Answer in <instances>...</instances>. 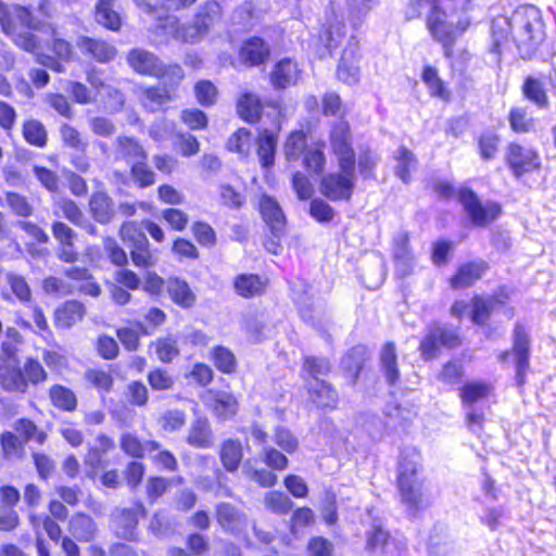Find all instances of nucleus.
<instances>
[{
	"label": "nucleus",
	"mask_w": 556,
	"mask_h": 556,
	"mask_svg": "<svg viewBox=\"0 0 556 556\" xmlns=\"http://www.w3.org/2000/svg\"><path fill=\"white\" fill-rule=\"evenodd\" d=\"M510 37L522 59H530L545 38L541 11L531 4L518 7L510 15Z\"/></svg>",
	"instance_id": "f257e3e1"
},
{
	"label": "nucleus",
	"mask_w": 556,
	"mask_h": 556,
	"mask_svg": "<svg viewBox=\"0 0 556 556\" xmlns=\"http://www.w3.org/2000/svg\"><path fill=\"white\" fill-rule=\"evenodd\" d=\"M220 20L219 3L207 1L199 8L192 23L180 26L176 16H166L165 24L162 26L165 35H170L184 42L194 43L203 39Z\"/></svg>",
	"instance_id": "f03ea898"
},
{
	"label": "nucleus",
	"mask_w": 556,
	"mask_h": 556,
	"mask_svg": "<svg viewBox=\"0 0 556 556\" xmlns=\"http://www.w3.org/2000/svg\"><path fill=\"white\" fill-rule=\"evenodd\" d=\"M0 24L3 31L13 37L16 46L34 52L38 48L37 37L27 29H39L40 22L22 5H7L0 0Z\"/></svg>",
	"instance_id": "7ed1b4c3"
},
{
	"label": "nucleus",
	"mask_w": 556,
	"mask_h": 556,
	"mask_svg": "<svg viewBox=\"0 0 556 556\" xmlns=\"http://www.w3.org/2000/svg\"><path fill=\"white\" fill-rule=\"evenodd\" d=\"M421 455L413 447L404 448L400 454L397 485L402 501L410 510L424 507L422 484L417 477Z\"/></svg>",
	"instance_id": "20e7f679"
},
{
	"label": "nucleus",
	"mask_w": 556,
	"mask_h": 556,
	"mask_svg": "<svg viewBox=\"0 0 556 556\" xmlns=\"http://www.w3.org/2000/svg\"><path fill=\"white\" fill-rule=\"evenodd\" d=\"M339 172L324 175L319 184V192L332 202L351 200L356 180L355 166H338Z\"/></svg>",
	"instance_id": "39448f33"
},
{
	"label": "nucleus",
	"mask_w": 556,
	"mask_h": 556,
	"mask_svg": "<svg viewBox=\"0 0 556 556\" xmlns=\"http://www.w3.org/2000/svg\"><path fill=\"white\" fill-rule=\"evenodd\" d=\"M427 27L433 39L442 45L444 55L452 58L454 42L457 36L466 29L467 24L458 23L457 26H454L446 21V13L440 9L439 4H433L427 17Z\"/></svg>",
	"instance_id": "423d86ee"
},
{
	"label": "nucleus",
	"mask_w": 556,
	"mask_h": 556,
	"mask_svg": "<svg viewBox=\"0 0 556 556\" xmlns=\"http://www.w3.org/2000/svg\"><path fill=\"white\" fill-rule=\"evenodd\" d=\"M119 236L129 249L130 257L135 266L148 268L155 265L156 260L149 249V240L134 222L123 223L119 229Z\"/></svg>",
	"instance_id": "0eeeda50"
},
{
	"label": "nucleus",
	"mask_w": 556,
	"mask_h": 556,
	"mask_svg": "<svg viewBox=\"0 0 556 556\" xmlns=\"http://www.w3.org/2000/svg\"><path fill=\"white\" fill-rule=\"evenodd\" d=\"M458 200L475 226L483 227L495 220L502 213L497 203L490 202L482 205L477 194L467 188L458 191Z\"/></svg>",
	"instance_id": "6e6552de"
},
{
	"label": "nucleus",
	"mask_w": 556,
	"mask_h": 556,
	"mask_svg": "<svg viewBox=\"0 0 556 556\" xmlns=\"http://www.w3.org/2000/svg\"><path fill=\"white\" fill-rule=\"evenodd\" d=\"M330 148L337 159L338 166H355L356 155L352 147L350 126L345 121L333 123L330 130Z\"/></svg>",
	"instance_id": "1a4fd4ad"
},
{
	"label": "nucleus",
	"mask_w": 556,
	"mask_h": 556,
	"mask_svg": "<svg viewBox=\"0 0 556 556\" xmlns=\"http://www.w3.org/2000/svg\"><path fill=\"white\" fill-rule=\"evenodd\" d=\"M345 37V24L342 17L338 15L333 4L326 10L321 30L319 33V41L324 48L318 52L320 59L332 54V51L338 48L342 39Z\"/></svg>",
	"instance_id": "9d476101"
},
{
	"label": "nucleus",
	"mask_w": 556,
	"mask_h": 556,
	"mask_svg": "<svg viewBox=\"0 0 556 556\" xmlns=\"http://www.w3.org/2000/svg\"><path fill=\"white\" fill-rule=\"evenodd\" d=\"M139 516H146L142 503H135L129 508H115L111 514V523L118 538L135 540Z\"/></svg>",
	"instance_id": "9b49d317"
},
{
	"label": "nucleus",
	"mask_w": 556,
	"mask_h": 556,
	"mask_svg": "<svg viewBox=\"0 0 556 556\" xmlns=\"http://www.w3.org/2000/svg\"><path fill=\"white\" fill-rule=\"evenodd\" d=\"M513 354L516 364V381L519 386L525 383L526 372L529 369L530 334L526 327L519 323L513 332Z\"/></svg>",
	"instance_id": "f8f14e48"
},
{
	"label": "nucleus",
	"mask_w": 556,
	"mask_h": 556,
	"mask_svg": "<svg viewBox=\"0 0 556 556\" xmlns=\"http://www.w3.org/2000/svg\"><path fill=\"white\" fill-rule=\"evenodd\" d=\"M506 157L513 173L517 177L538 169L541 165L540 156L535 151L517 143L509 144Z\"/></svg>",
	"instance_id": "ddd939ff"
},
{
	"label": "nucleus",
	"mask_w": 556,
	"mask_h": 556,
	"mask_svg": "<svg viewBox=\"0 0 556 556\" xmlns=\"http://www.w3.org/2000/svg\"><path fill=\"white\" fill-rule=\"evenodd\" d=\"M143 12L159 22L157 28L164 30L165 17L172 16L169 12L190 7L197 0H134Z\"/></svg>",
	"instance_id": "4468645a"
},
{
	"label": "nucleus",
	"mask_w": 556,
	"mask_h": 556,
	"mask_svg": "<svg viewBox=\"0 0 556 556\" xmlns=\"http://www.w3.org/2000/svg\"><path fill=\"white\" fill-rule=\"evenodd\" d=\"M113 155L116 162L123 161L132 165L141 160H148V153L138 139L130 136H117L113 143Z\"/></svg>",
	"instance_id": "2eb2a0df"
},
{
	"label": "nucleus",
	"mask_w": 556,
	"mask_h": 556,
	"mask_svg": "<svg viewBox=\"0 0 556 556\" xmlns=\"http://www.w3.org/2000/svg\"><path fill=\"white\" fill-rule=\"evenodd\" d=\"M126 60L128 65L140 75L155 77L162 70V61L154 53L146 49H131L127 53Z\"/></svg>",
	"instance_id": "dca6fc26"
},
{
	"label": "nucleus",
	"mask_w": 556,
	"mask_h": 556,
	"mask_svg": "<svg viewBox=\"0 0 556 556\" xmlns=\"http://www.w3.org/2000/svg\"><path fill=\"white\" fill-rule=\"evenodd\" d=\"M76 47L79 51L99 63L111 62L116 53V48L101 39H96L87 36H80L77 38Z\"/></svg>",
	"instance_id": "f3484780"
},
{
	"label": "nucleus",
	"mask_w": 556,
	"mask_h": 556,
	"mask_svg": "<svg viewBox=\"0 0 556 556\" xmlns=\"http://www.w3.org/2000/svg\"><path fill=\"white\" fill-rule=\"evenodd\" d=\"M260 211L273 237L280 238L285 231L286 218L278 202L269 195H263L260 201Z\"/></svg>",
	"instance_id": "a211bd4d"
},
{
	"label": "nucleus",
	"mask_w": 556,
	"mask_h": 556,
	"mask_svg": "<svg viewBox=\"0 0 556 556\" xmlns=\"http://www.w3.org/2000/svg\"><path fill=\"white\" fill-rule=\"evenodd\" d=\"M89 210L92 218L101 224H111L116 216L114 200L104 191H96L89 199Z\"/></svg>",
	"instance_id": "6ab92c4d"
},
{
	"label": "nucleus",
	"mask_w": 556,
	"mask_h": 556,
	"mask_svg": "<svg viewBox=\"0 0 556 556\" xmlns=\"http://www.w3.org/2000/svg\"><path fill=\"white\" fill-rule=\"evenodd\" d=\"M269 46L260 37H252L243 41L239 56L242 63L249 66L263 64L269 56Z\"/></svg>",
	"instance_id": "aec40b11"
},
{
	"label": "nucleus",
	"mask_w": 556,
	"mask_h": 556,
	"mask_svg": "<svg viewBox=\"0 0 556 556\" xmlns=\"http://www.w3.org/2000/svg\"><path fill=\"white\" fill-rule=\"evenodd\" d=\"M166 291L169 299L181 308H191L197 302V294L189 283L179 277H169L166 280Z\"/></svg>",
	"instance_id": "412c9836"
},
{
	"label": "nucleus",
	"mask_w": 556,
	"mask_h": 556,
	"mask_svg": "<svg viewBox=\"0 0 556 556\" xmlns=\"http://www.w3.org/2000/svg\"><path fill=\"white\" fill-rule=\"evenodd\" d=\"M489 268L484 261L469 262L462 265L450 279L453 289H465L479 280Z\"/></svg>",
	"instance_id": "4be33fe9"
},
{
	"label": "nucleus",
	"mask_w": 556,
	"mask_h": 556,
	"mask_svg": "<svg viewBox=\"0 0 556 556\" xmlns=\"http://www.w3.org/2000/svg\"><path fill=\"white\" fill-rule=\"evenodd\" d=\"M354 37L349 39L348 47L343 50L342 56L338 64V77L348 83L354 84L358 79V66L356 62L357 43L354 42Z\"/></svg>",
	"instance_id": "5701e85b"
},
{
	"label": "nucleus",
	"mask_w": 556,
	"mask_h": 556,
	"mask_svg": "<svg viewBox=\"0 0 556 556\" xmlns=\"http://www.w3.org/2000/svg\"><path fill=\"white\" fill-rule=\"evenodd\" d=\"M379 367L389 386H395L399 382L400 369L396 348L393 342H387L382 345L379 353Z\"/></svg>",
	"instance_id": "b1692460"
},
{
	"label": "nucleus",
	"mask_w": 556,
	"mask_h": 556,
	"mask_svg": "<svg viewBox=\"0 0 556 556\" xmlns=\"http://www.w3.org/2000/svg\"><path fill=\"white\" fill-rule=\"evenodd\" d=\"M186 441L194 448L212 447L214 437L208 420L204 417L195 418L189 427Z\"/></svg>",
	"instance_id": "393cba45"
},
{
	"label": "nucleus",
	"mask_w": 556,
	"mask_h": 556,
	"mask_svg": "<svg viewBox=\"0 0 556 556\" xmlns=\"http://www.w3.org/2000/svg\"><path fill=\"white\" fill-rule=\"evenodd\" d=\"M68 532L79 542H90L97 533V525L89 515L77 513L68 521Z\"/></svg>",
	"instance_id": "a878e982"
},
{
	"label": "nucleus",
	"mask_w": 556,
	"mask_h": 556,
	"mask_svg": "<svg viewBox=\"0 0 556 556\" xmlns=\"http://www.w3.org/2000/svg\"><path fill=\"white\" fill-rule=\"evenodd\" d=\"M86 314L85 306L75 300L66 301L54 313L55 326L60 328H71L80 321Z\"/></svg>",
	"instance_id": "bb28decb"
},
{
	"label": "nucleus",
	"mask_w": 556,
	"mask_h": 556,
	"mask_svg": "<svg viewBox=\"0 0 556 556\" xmlns=\"http://www.w3.org/2000/svg\"><path fill=\"white\" fill-rule=\"evenodd\" d=\"M300 70L290 59L280 60L271 72L270 79L276 88H286L298 81Z\"/></svg>",
	"instance_id": "cd10ccee"
},
{
	"label": "nucleus",
	"mask_w": 556,
	"mask_h": 556,
	"mask_svg": "<svg viewBox=\"0 0 556 556\" xmlns=\"http://www.w3.org/2000/svg\"><path fill=\"white\" fill-rule=\"evenodd\" d=\"M434 338H440L442 346L447 349H454L462 344L458 329L448 325H430L426 332V345L432 344L431 340Z\"/></svg>",
	"instance_id": "c85d7f7f"
},
{
	"label": "nucleus",
	"mask_w": 556,
	"mask_h": 556,
	"mask_svg": "<svg viewBox=\"0 0 556 556\" xmlns=\"http://www.w3.org/2000/svg\"><path fill=\"white\" fill-rule=\"evenodd\" d=\"M278 137L273 131L264 129L260 132L257 144V156L263 168H270L275 163Z\"/></svg>",
	"instance_id": "c756f323"
},
{
	"label": "nucleus",
	"mask_w": 556,
	"mask_h": 556,
	"mask_svg": "<svg viewBox=\"0 0 556 556\" xmlns=\"http://www.w3.org/2000/svg\"><path fill=\"white\" fill-rule=\"evenodd\" d=\"M0 386L5 391H16L25 393L27 391V382L21 368L4 364L0 358Z\"/></svg>",
	"instance_id": "7c9ffc66"
},
{
	"label": "nucleus",
	"mask_w": 556,
	"mask_h": 556,
	"mask_svg": "<svg viewBox=\"0 0 556 556\" xmlns=\"http://www.w3.org/2000/svg\"><path fill=\"white\" fill-rule=\"evenodd\" d=\"M261 21V14L256 11L252 1H245L237 7L231 15V23L240 30H250Z\"/></svg>",
	"instance_id": "2f4dec72"
},
{
	"label": "nucleus",
	"mask_w": 556,
	"mask_h": 556,
	"mask_svg": "<svg viewBox=\"0 0 556 556\" xmlns=\"http://www.w3.org/2000/svg\"><path fill=\"white\" fill-rule=\"evenodd\" d=\"M393 546H395L394 541L390 540L389 533L380 525H372L366 532V549L368 552L391 554Z\"/></svg>",
	"instance_id": "473e14b6"
},
{
	"label": "nucleus",
	"mask_w": 556,
	"mask_h": 556,
	"mask_svg": "<svg viewBox=\"0 0 556 556\" xmlns=\"http://www.w3.org/2000/svg\"><path fill=\"white\" fill-rule=\"evenodd\" d=\"M116 0H98L96 5V21L103 27L116 31L119 29L122 21L118 12L115 10Z\"/></svg>",
	"instance_id": "72a5a7b5"
},
{
	"label": "nucleus",
	"mask_w": 556,
	"mask_h": 556,
	"mask_svg": "<svg viewBox=\"0 0 556 556\" xmlns=\"http://www.w3.org/2000/svg\"><path fill=\"white\" fill-rule=\"evenodd\" d=\"M219 457L226 471H237L243 457L241 443L232 439L226 440L220 446Z\"/></svg>",
	"instance_id": "f704fd0d"
},
{
	"label": "nucleus",
	"mask_w": 556,
	"mask_h": 556,
	"mask_svg": "<svg viewBox=\"0 0 556 556\" xmlns=\"http://www.w3.org/2000/svg\"><path fill=\"white\" fill-rule=\"evenodd\" d=\"M121 448L131 457L141 458L146 452L152 454L154 451H157L160 443L156 441L142 443L135 434L124 433L121 438Z\"/></svg>",
	"instance_id": "c9c22d12"
},
{
	"label": "nucleus",
	"mask_w": 556,
	"mask_h": 556,
	"mask_svg": "<svg viewBox=\"0 0 556 556\" xmlns=\"http://www.w3.org/2000/svg\"><path fill=\"white\" fill-rule=\"evenodd\" d=\"M394 258L402 274L408 275L414 266V257L409 249L407 232H402L396 236L394 240Z\"/></svg>",
	"instance_id": "e433bc0d"
},
{
	"label": "nucleus",
	"mask_w": 556,
	"mask_h": 556,
	"mask_svg": "<svg viewBox=\"0 0 556 556\" xmlns=\"http://www.w3.org/2000/svg\"><path fill=\"white\" fill-rule=\"evenodd\" d=\"M150 348L154 349L156 357L162 363H172L180 353L178 338L174 334L157 338L151 342Z\"/></svg>",
	"instance_id": "4c0bfd02"
},
{
	"label": "nucleus",
	"mask_w": 556,
	"mask_h": 556,
	"mask_svg": "<svg viewBox=\"0 0 556 556\" xmlns=\"http://www.w3.org/2000/svg\"><path fill=\"white\" fill-rule=\"evenodd\" d=\"M311 397L317 406L334 408L338 404L337 391L325 380L317 381L309 388Z\"/></svg>",
	"instance_id": "58836bf2"
},
{
	"label": "nucleus",
	"mask_w": 556,
	"mask_h": 556,
	"mask_svg": "<svg viewBox=\"0 0 556 556\" xmlns=\"http://www.w3.org/2000/svg\"><path fill=\"white\" fill-rule=\"evenodd\" d=\"M52 405L64 412H74L77 408V396L68 388L62 384H53L49 390Z\"/></svg>",
	"instance_id": "ea45409f"
},
{
	"label": "nucleus",
	"mask_w": 556,
	"mask_h": 556,
	"mask_svg": "<svg viewBox=\"0 0 556 556\" xmlns=\"http://www.w3.org/2000/svg\"><path fill=\"white\" fill-rule=\"evenodd\" d=\"M216 518L220 527L229 532H235L242 523V515L229 503H220L216 507Z\"/></svg>",
	"instance_id": "a19ab883"
},
{
	"label": "nucleus",
	"mask_w": 556,
	"mask_h": 556,
	"mask_svg": "<svg viewBox=\"0 0 556 556\" xmlns=\"http://www.w3.org/2000/svg\"><path fill=\"white\" fill-rule=\"evenodd\" d=\"M264 282L261 277L254 274H241L235 280V289L238 294L244 298L258 295L264 290Z\"/></svg>",
	"instance_id": "79ce46f5"
},
{
	"label": "nucleus",
	"mask_w": 556,
	"mask_h": 556,
	"mask_svg": "<svg viewBox=\"0 0 556 556\" xmlns=\"http://www.w3.org/2000/svg\"><path fill=\"white\" fill-rule=\"evenodd\" d=\"M380 159L368 147L362 148L356 159V168L363 179H376V168Z\"/></svg>",
	"instance_id": "37998d69"
},
{
	"label": "nucleus",
	"mask_w": 556,
	"mask_h": 556,
	"mask_svg": "<svg viewBox=\"0 0 556 556\" xmlns=\"http://www.w3.org/2000/svg\"><path fill=\"white\" fill-rule=\"evenodd\" d=\"M367 351L363 345L352 348L342 359V367L352 375V382L355 383L366 361Z\"/></svg>",
	"instance_id": "c03bdc74"
},
{
	"label": "nucleus",
	"mask_w": 556,
	"mask_h": 556,
	"mask_svg": "<svg viewBox=\"0 0 556 556\" xmlns=\"http://www.w3.org/2000/svg\"><path fill=\"white\" fill-rule=\"evenodd\" d=\"M211 406L216 416L228 419L237 414L238 401L230 393L219 392L215 395Z\"/></svg>",
	"instance_id": "a18cd8bd"
},
{
	"label": "nucleus",
	"mask_w": 556,
	"mask_h": 556,
	"mask_svg": "<svg viewBox=\"0 0 556 556\" xmlns=\"http://www.w3.org/2000/svg\"><path fill=\"white\" fill-rule=\"evenodd\" d=\"M238 113L244 121L254 123L262 114V105L254 94L244 93L238 101Z\"/></svg>",
	"instance_id": "49530a36"
},
{
	"label": "nucleus",
	"mask_w": 556,
	"mask_h": 556,
	"mask_svg": "<svg viewBox=\"0 0 556 556\" xmlns=\"http://www.w3.org/2000/svg\"><path fill=\"white\" fill-rule=\"evenodd\" d=\"M169 100L168 91L160 87L146 88L141 96L142 105L150 112L159 111Z\"/></svg>",
	"instance_id": "de8ad7c7"
},
{
	"label": "nucleus",
	"mask_w": 556,
	"mask_h": 556,
	"mask_svg": "<svg viewBox=\"0 0 556 556\" xmlns=\"http://www.w3.org/2000/svg\"><path fill=\"white\" fill-rule=\"evenodd\" d=\"M395 160L397 163L395 167V175L404 184H408L410 181V168H414L417 163L414 153L405 147H401L397 150Z\"/></svg>",
	"instance_id": "09e8293b"
},
{
	"label": "nucleus",
	"mask_w": 556,
	"mask_h": 556,
	"mask_svg": "<svg viewBox=\"0 0 556 556\" xmlns=\"http://www.w3.org/2000/svg\"><path fill=\"white\" fill-rule=\"evenodd\" d=\"M288 161H296L306 151V135L302 130L292 131L283 147Z\"/></svg>",
	"instance_id": "8fccbe9b"
},
{
	"label": "nucleus",
	"mask_w": 556,
	"mask_h": 556,
	"mask_svg": "<svg viewBox=\"0 0 556 556\" xmlns=\"http://www.w3.org/2000/svg\"><path fill=\"white\" fill-rule=\"evenodd\" d=\"M23 136L25 140L35 147L42 148L47 143V131L42 123L30 119L24 123Z\"/></svg>",
	"instance_id": "3c124183"
},
{
	"label": "nucleus",
	"mask_w": 556,
	"mask_h": 556,
	"mask_svg": "<svg viewBox=\"0 0 556 556\" xmlns=\"http://www.w3.org/2000/svg\"><path fill=\"white\" fill-rule=\"evenodd\" d=\"M508 122L513 131L528 134L534 129V121L522 108H513L508 115Z\"/></svg>",
	"instance_id": "603ef678"
},
{
	"label": "nucleus",
	"mask_w": 556,
	"mask_h": 556,
	"mask_svg": "<svg viewBox=\"0 0 556 556\" xmlns=\"http://www.w3.org/2000/svg\"><path fill=\"white\" fill-rule=\"evenodd\" d=\"M522 92L528 100L534 102L539 106L547 104V94L543 83L536 78L527 77L522 86Z\"/></svg>",
	"instance_id": "864d4df0"
},
{
	"label": "nucleus",
	"mask_w": 556,
	"mask_h": 556,
	"mask_svg": "<svg viewBox=\"0 0 556 556\" xmlns=\"http://www.w3.org/2000/svg\"><path fill=\"white\" fill-rule=\"evenodd\" d=\"M214 365L224 374H231L236 370L237 362L233 353L222 345L213 349Z\"/></svg>",
	"instance_id": "5fc2aeb1"
},
{
	"label": "nucleus",
	"mask_w": 556,
	"mask_h": 556,
	"mask_svg": "<svg viewBox=\"0 0 556 556\" xmlns=\"http://www.w3.org/2000/svg\"><path fill=\"white\" fill-rule=\"evenodd\" d=\"M7 282L11 288L13 294L22 303H29L31 300V290L26 279L15 273L7 274Z\"/></svg>",
	"instance_id": "6e6d98bb"
},
{
	"label": "nucleus",
	"mask_w": 556,
	"mask_h": 556,
	"mask_svg": "<svg viewBox=\"0 0 556 556\" xmlns=\"http://www.w3.org/2000/svg\"><path fill=\"white\" fill-rule=\"evenodd\" d=\"M130 175L136 185L140 188H147L155 182V174L147 164V160H141L130 166Z\"/></svg>",
	"instance_id": "4d7b16f0"
},
{
	"label": "nucleus",
	"mask_w": 556,
	"mask_h": 556,
	"mask_svg": "<svg viewBox=\"0 0 556 556\" xmlns=\"http://www.w3.org/2000/svg\"><path fill=\"white\" fill-rule=\"evenodd\" d=\"M421 77L432 96L441 99H446L448 97V91L445 89L444 84L434 67L426 66L422 71Z\"/></svg>",
	"instance_id": "13d9d810"
},
{
	"label": "nucleus",
	"mask_w": 556,
	"mask_h": 556,
	"mask_svg": "<svg viewBox=\"0 0 556 556\" xmlns=\"http://www.w3.org/2000/svg\"><path fill=\"white\" fill-rule=\"evenodd\" d=\"M496 299L484 300L480 296H475L472 300V315L471 319L476 325H484L490 317Z\"/></svg>",
	"instance_id": "bf43d9fd"
},
{
	"label": "nucleus",
	"mask_w": 556,
	"mask_h": 556,
	"mask_svg": "<svg viewBox=\"0 0 556 556\" xmlns=\"http://www.w3.org/2000/svg\"><path fill=\"white\" fill-rule=\"evenodd\" d=\"M251 144V131L247 128H239L230 136L227 141V148L231 152H237L247 156Z\"/></svg>",
	"instance_id": "052dcab7"
},
{
	"label": "nucleus",
	"mask_w": 556,
	"mask_h": 556,
	"mask_svg": "<svg viewBox=\"0 0 556 556\" xmlns=\"http://www.w3.org/2000/svg\"><path fill=\"white\" fill-rule=\"evenodd\" d=\"M265 505L269 510L279 515L288 514L293 507L289 496L281 492H269L266 494Z\"/></svg>",
	"instance_id": "680f3d73"
},
{
	"label": "nucleus",
	"mask_w": 556,
	"mask_h": 556,
	"mask_svg": "<svg viewBox=\"0 0 556 556\" xmlns=\"http://www.w3.org/2000/svg\"><path fill=\"white\" fill-rule=\"evenodd\" d=\"M489 394V387L483 382H467L460 389V396L465 404L472 405Z\"/></svg>",
	"instance_id": "e2e57ef3"
},
{
	"label": "nucleus",
	"mask_w": 556,
	"mask_h": 556,
	"mask_svg": "<svg viewBox=\"0 0 556 556\" xmlns=\"http://www.w3.org/2000/svg\"><path fill=\"white\" fill-rule=\"evenodd\" d=\"M304 167L314 173L321 174L326 165V155L321 148H308L304 153Z\"/></svg>",
	"instance_id": "0e129e2a"
},
{
	"label": "nucleus",
	"mask_w": 556,
	"mask_h": 556,
	"mask_svg": "<svg viewBox=\"0 0 556 556\" xmlns=\"http://www.w3.org/2000/svg\"><path fill=\"white\" fill-rule=\"evenodd\" d=\"M304 369L317 381H324L321 377L330 371V364L327 358L307 356L304 361Z\"/></svg>",
	"instance_id": "69168bd1"
},
{
	"label": "nucleus",
	"mask_w": 556,
	"mask_h": 556,
	"mask_svg": "<svg viewBox=\"0 0 556 556\" xmlns=\"http://www.w3.org/2000/svg\"><path fill=\"white\" fill-rule=\"evenodd\" d=\"M88 125L93 135L102 138H110L114 136L117 130L115 123L104 116L89 118Z\"/></svg>",
	"instance_id": "338daca9"
},
{
	"label": "nucleus",
	"mask_w": 556,
	"mask_h": 556,
	"mask_svg": "<svg viewBox=\"0 0 556 556\" xmlns=\"http://www.w3.org/2000/svg\"><path fill=\"white\" fill-rule=\"evenodd\" d=\"M86 380L99 391L109 392L113 387L112 376L102 369H88L85 372Z\"/></svg>",
	"instance_id": "774afa93"
}]
</instances>
